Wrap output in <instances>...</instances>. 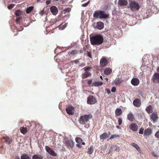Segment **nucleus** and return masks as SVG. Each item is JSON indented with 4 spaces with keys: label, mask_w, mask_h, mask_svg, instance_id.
<instances>
[{
    "label": "nucleus",
    "mask_w": 159,
    "mask_h": 159,
    "mask_svg": "<svg viewBox=\"0 0 159 159\" xmlns=\"http://www.w3.org/2000/svg\"><path fill=\"white\" fill-rule=\"evenodd\" d=\"M139 80L137 78H133L131 80V84L134 86H137L138 85L139 83Z\"/></svg>",
    "instance_id": "10"
},
{
    "label": "nucleus",
    "mask_w": 159,
    "mask_h": 159,
    "mask_svg": "<svg viewBox=\"0 0 159 159\" xmlns=\"http://www.w3.org/2000/svg\"><path fill=\"white\" fill-rule=\"evenodd\" d=\"M106 91H107V93L109 94L110 93H111V92H110V91L109 89H106Z\"/></svg>",
    "instance_id": "47"
},
{
    "label": "nucleus",
    "mask_w": 159,
    "mask_h": 159,
    "mask_svg": "<svg viewBox=\"0 0 159 159\" xmlns=\"http://www.w3.org/2000/svg\"><path fill=\"white\" fill-rule=\"evenodd\" d=\"M129 128L133 131H137L138 129V126L137 125L134 123H133L130 124L129 126Z\"/></svg>",
    "instance_id": "12"
},
{
    "label": "nucleus",
    "mask_w": 159,
    "mask_h": 159,
    "mask_svg": "<svg viewBox=\"0 0 159 159\" xmlns=\"http://www.w3.org/2000/svg\"><path fill=\"white\" fill-rule=\"evenodd\" d=\"M111 72V69L109 68H108L104 70V73L106 75H108Z\"/></svg>",
    "instance_id": "21"
},
{
    "label": "nucleus",
    "mask_w": 159,
    "mask_h": 159,
    "mask_svg": "<svg viewBox=\"0 0 159 159\" xmlns=\"http://www.w3.org/2000/svg\"><path fill=\"white\" fill-rule=\"evenodd\" d=\"M116 91V88L115 87H113L112 88L111 91V92L114 93Z\"/></svg>",
    "instance_id": "42"
},
{
    "label": "nucleus",
    "mask_w": 159,
    "mask_h": 159,
    "mask_svg": "<svg viewBox=\"0 0 159 159\" xmlns=\"http://www.w3.org/2000/svg\"><path fill=\"white\" fill-rule=\"evenodd\" d=\"M88 55L90 57H91V53L90 52H88Z\"/></svg>",
    "instance_id": "46"
},
{
    "label": "nucleus",
    "mask_w": 159,
    "mask_h": 159,
    "mask_svg": "<svg viewBox=\"0 0 159 159\" xmlns=\"http://www.w3.org/2000/svg\"><path fill=\"white\" fill-rule=\"evenodd\" d=\"M122 113V111L120 108H117L115 111V114L116 116H120Z\"/></svg>",
    "instance_id": "22"
},
{
    "label": "nucleus",
    "mask_w": 159,
    "mask_h": 159,
    "mask_svg": "<svg viewBox=\"0 0 159 159\" xmlns=\"http://www.w3.org/2000/svg\"><path fill=\"white\" fill-rule=\"evenodd\" d=\"M152 80L155 83H159V73H155L153 75Z\"/></svg>",
    "instance_id": "8"
},
{
    "label": "nucleus",
    "mask_w": 159,
    "mask_h": 159,
    "mask_svg": "<svg viewBox=\"0 0 159 159\" xmlns=\"http://www.w3.org/2000/svg\"><path fill=\"white\" fill-rule=\"evenodd\" d=\"M152 133L151 129L148 128L145 129L144 131V134L145 136L149 135Z\"/></svg>",
    "instance_id": "14"
},
{
    "label": "nucleus",
    "mask_w": 159,
    "mask_h": 159,
    "mask_svg": "<svg viewBox=\"0 0 159 159\" xmlns=\"http://www.w3.org/2000/svg\"><path fill=\"white\" fill-rule=\"evenodd\" d=\"M116 128L117 129H120V127L119 126H116Z\"/></svg>",
    "instance_id": "56"
},
{
    "label": "nucleus",
    "mask_w": 159,
    "mask_h": 159,
    "mask_svg": "<svg viewBox=\"0 0 159 159\" xmlns=\"http://www.w3.org/2000/svg\"><path fill=\"white\" fill-rule=\"evenodd\" d=\"M75 141L78 143H80L82 141V139L80 138H76L75 139Z\"/></svg>",
    "instance_id": "34"
},
{
    "label": "nucleus",
    "mask_w": 159,
    "mask_h": 159,
    "mask_svg": "<svg viewBox=\"0 0 159 159\" xmlns=\"http://www.w3.org/2000/svg\"><path fill=\"white\" fill-rule=\"evenodd\" d=\"M103 84V82L102 81H97L93 82L92 83V86L98 87L101 86Z\"/></svg>",
    "instance_id": "19"
},
{
    "label": "nucleus",
    "mask_w": 159,
    "mask_h": 159,
    "mask_svg": "<svg viewBox=\"0 0 159 159\" xmlns=\"http://www.w3.org/2000/svg\"><path fill=\"white\" fill-rule=\"evenodd\" d=\"M96 102L95 98L92 96H89L87 98V103L89 104H94Z\"/></svg>",
    "instance_id": "7"
},
{
    "label": "nucleus",
    "mask_w": 159,
    "mask_h": 159,
    "mask_svg": "<svg viewBox=\"0 0 159 159\" xmlns=\"http://www.w3.org/2000/svg\"><path fill=\"white\" fill-rule=\"evenodd\" d=\"M105 79L107 80V81H108V78H106Z\"/></svg>",
    "instance_id": "60"
},
{
    "label": "nucleus",
    "mask_w": 159,
    "mask_h": 159,
    "mask_svg": "<svg viewBox=\"0 0 159 159\" xmlns=\"http://www.w3.org/2000/svg\"><path fill=\"white\" fill-rule=\"evenodd\" d=\"M127 118L130 121H133L134 119V117L131 113H129L127 116Z\"/></svg>",
    "instance_id": "25"
},
{
    "label": "nucleus",
    "mask_w": 159,
    "mask_h": 159,
    "mask_svg": "<svg viewBox=\"0 0 159 159\" xmlns=\"http://www.w3.org/2000/svg\"><path fill=\"white\" fill-rule=\"evenodd\" d=\"M91 43L93 45H99L103 42V38L101 35H97L90 37V38Z\"/></svg>",
    "instance_id": "1"
},
{
    "label": "nucleus",
    "mask_w": 159,
    "mask_h": 159,
    "mask_svg": "<svg viewBox=\"0 0 159 159\" xmlns=\"http://www.w3.org/2000/svg\"><path fill=\"white\" fill-rule=\"evenodd\" d=\"M119 136L118 135L114 134L112 135L110 137V139H111L117 137H119Z\"/></svg>",
    "instance_id": "35"
},
{
    "label": "nucleus",
    "mask_w": 159,
    "mask_h": 159,
    "mask_svg": "<svg viewBox=\"0 0 159 159\" xmlns=\"http://www.w3.org/2000/svg\"><path fill=\"white\" fill-rule=\"evenodd\" d=\"M92 116L91 114L82 116L79 119V122L80 124H84L89 121V119L92 118Z\"/></svg>",
    "instance_id": "3"
},
{
    "label": "nucleus",
    "mask_w": 159,
    "mask_h": 159,
    "mask_svg": "<svg viewBox=\"0 0 159 159\" xmlns=\"http://www.w3.org/2000/svg\"><path fill=\"white\" fill-rule=\"evenodd\" d=\"M93 16L96 18L102 19L107 18L108 15L105 13L104 11L98 10L95 11L93 14Z\"/></svg>",
    "instance_id": "2"
},
{
    "label": "nucleus",
    "mask_w": 159,
    "mask_h": 159,
    "mask_svg": "<svg viewBox=\"0 0 159 159\" xmlns=\"http://www.w3.org/2000/svg\"><path fill=\"white\" fill-rule=\"evenodd\" d=\"M107 134L106 133H104L100 135V138L101 139H104L108 138Z\"/></svg>",
    "instance_id": "26"
},
{
    "label": "nucleus",
    "mask_w": 159,
    "mask_h": 159,
    "mask_svg": "<svg viewBox=\"0 0 159 159\" xmlns=\"http://www.w3.org/2000/svg\"><path fill=\"white\" fill-rule=\"evenodd\" d=\"M20 130V132L23 134H25L27 131V129L26 127H21Z\"/></svg>",
    "instance_id": "23"
},
{
    "label": "nucleus",
    "mask_w": 159,
    "mask_h": 159,
    "mask_svg": "<svg viewBox=\"0 0 159 159\" xmlns=\"http://www.w3.org/2000/svg\"><path fill=\"white\" fill-rule=\"evenodd\" d=\"M82 143L84 145L85 144V143L84 142H83Z\"/></svg>",
    "instance_id": "59"
},
{
    "label": "nucleus",
    "mask_w": 159,
    "mask_h": 159,
    "mask_svg": "<svg viewBox=\"0 0 159 159\" xmlns=\"http://www.w3.org/2000/svg\"><path fill=\"white\" fill-rule=\"evenodd\" d=\"M77 146L79 147H81V146H80V144H77V145H76Z\"/></svg>",
    "instance_id": "53"
},
{
    "label": "nucleus",
    "mask_w": 159,
    "mask_h": 159,
    "mask_svg": "<svg viewBox=\"0 0 159 159\" xmlns=\"http://www.w3.org/2000/svg\"><path fill=\"white\" fill-rule=\"evenodd\" d=\"M90 75V73L86 71L83 74V78H86Z\"/></svg>",
    "instance_id": "29"
},
{
    "label": "nucleus",
    "mask_w": 159,
    "mask_h": 159,
    "mask_svg": "<svg viewBox=\"0 0 159 159\" xmlns=\"http://www.w3.org/2000/svg\"><path fill=\"white\" fill-rule=\"evenodd\" d=\"M74 62H75V63L76 64L79 63V61L78 60H75L74 61Z\"/></svg>",
    "instance_id": "50"
},
{
    "label": "nucleus",
    "mask_w": 159,
    "mask_h": 159,
    "mask_svg": "<svg viewBox=\"0 0 159 159\" xmlns=\"http://www.w3.org/2000/svg\"><path fill=\"white\" fill-rule=\"evenodd\" d=\"M15 159H20V158L19 157H16Z\"/></svg>",
    "instance_id": "54"
},
{
    "label": "nucleus",
    "mask_w": 159,
    "mask_h": 159,
    "mask_svg": "<svg viewBox=\"0 0 159 159\" xmlns=\"http://www.w3.org/2000/svg\"><path fill=\"white\" fill-rule=\"evenodd\" d=\"M85 66V64L84 63H82L80 64V66L81 67H83Z\"/></svg>",
    "instance_id": "48"
},
{
    "label": "nucleus",
    "mask_w": 159,
    "mask_h": 159,
    "mask_svg": "<svg viewBox=\"0 0 159 159\" xmlns=\"http://www.w3.org/2000/svg\"><path fill=\"white\" fill-rule=\"evenodd\" d=\"M14 6V4H11V9Z\"/></svg>",
    "instance_id": "51"
},
{
    "label": "nucleus",
    "mask_w": 159,
    "mask_h": 159,
    "mask_svg": "<svg viewBox=\"0 0 159 159\" xmlns=\"http://www.w3.org/2000/svg\"><path fill=\"white\" fill-rule=\"evenodd\" d=\"M152 106L149 105L146 108V110L148 113H151L152 110Z\"/></svg>",
    "instance_id": "28"
},
{
    "label": "nucleus",
    "mask_w": 159,
    "mask_h": 159,
    "mask_svg": "<svg viewBox=\"0 0 159 159\" xmlns=\"http://www.w3.org/2000/svg\"><path fill=\"white\" fill-rule=\"evenodd\" d=\"M89 1L86 3L83 4L82 5V6L84 7H85L86 6H87L89 4Z\"/></svg>",
    "instance_id": "41"
},
{
    "label": "nucleus",
    "mask_w": 159,
    "mask_h": 159,
    "mask_svg": "<svg viewBox=\"0 0 159 159\" xmlns=\"http://www.w3.org/2000/svg\"><path fill=\"white\" fill-rule=\"evenodd\" d=\"M7 8L8 9L10 10V5H9L7 6Z\"/></svg>",
    "instance_id": "55"
},
{
    "label": "nucleus",
    "mask_w": 159,
    "mask_h": 159,
    "mask_svg": "<svg viewBox=\"0 0 159 159\" xmlns=\"http://www.w3.org/2000/svg\"><path fill=\"white\" fill-rule=\"evenodd\" d=\"M51 11L53 15H56L57 13L58 10L57 7L54 6H52L50 8Z\"/></svg>",
    "instance_id": "11"
},
{
    "label": "nucleus",
    "mask_w": 159,
    "mask_h": 159,
    "mask_svg": "<svg viewBox=\"0 0 159 159\" xmlns=\"http://www.w3.org/2000/svg\"><path fill=\"white\" fill-rule=\"evenodd\" d=\"M152 154L153 156H155L156 157H157V156L154 153V152H152Z\"/></svg>",
    "instance_id": "52"
},
{
    "label": "nucleus",
    "mask_w": 159,
    "mask_h": 159,
    "mask_svg": "<svg viewBox=\"0 0 159 159\" xmlns=\"http://www.w3.org/2000/svg\"><path fill=\"white\" fill-rule=\"evenodd\" d=\"M157 70L158 72H159V67L157 69Z\"/></svg>",
    "instance_id": "57"
},
{
    "label": "nucleus",
    "mask_w": 159,
    "mask_h": 159,
    "mask_svg": "<svg viewBox=\"0 0 159 159\" xmlns=\"http://www.w3.org/2000/svg\"><path fill=\"white\" fill-rule=\"evenodd\" d=\"M67 113L69 115H72L74 113V109L73 107L69 106L66 109Z\"/></svg>",
    "instance_id": "9"
},
{
    "label": "nucleus",
    "mask_w": 159,
    "mask_h": 159,
    "mask_svg": "<svg viewBox=\"0 0 159 159\" xmlns=\"http://www.w3.org/2000/svg\"><path fill=\"white\" fill-rule=\"evenodd\" d=\"M22 13V12L20 11L17 10L15 12V14L16 16H20Z\"/></svg>",
    "instance_id": "33"
},
{
    "label": "nucleus",
    "mask_w": 159,
    "mask_h": 159,
    "mask_svg": "<svg viewBox=\"0 0 159 159\" xmlns=\"http://www.w3.org/2000/svg\"><path fill=\"white\" fill-rule=\"evenodd\" d=\"M133 104L135 106L139 107L141 105V102L139 99H136L133 101Z\"/></svg>",
    "instance_id": "15"
},
{
    "label": "nucleus",
    "mask_w": 159,
    "mask_h": 159,
    "mask_svg": "<svg viewBox=\"0 0 159 159\" xmlns=\"http://www.w3.org/2000/svg\"><path fill=\"white\" fill-rule=\"evenodd\" d=\"M122 120L120 118H119L118 120V124L119 125H121L122 123Z\"/></svg>",
    "instance_id": "38"
},
{
    "label": "nucleus",
    "mask_w": 159,
    "mask_h": 159,
    "mask_svg": "<svg viewBox=\"0 0 159 159\" xmlns=\"http://www.w3.org/2000/svg\"><path fill=\"white\" fill-rule=\"evenodd\" d=\"M92 82V80H89L88 81V84L89 85H90L91 84Z\"/></svg>",
    "instance_id": "45"
},
{
    "label": "nucleus",
    "mask_w": 159,
    "mask_h": 159,
    "mask_svg": "<svg viewBox=\"0 0 159 159\" xmlns=\"http://www.w3.org/2000/svg\"><path fill=\"white\" fill-rule=\"evenodd\" d=\"M155 136L158 138H159V131H157L155 134Z\"/></svg>",
    "instance_id": "39"
},
{
    "label": "nucleus",
    "mask_w": 159,
    "mask_h": 159,
    "mask_svg": "<svg viewBox=\"0 0 159 159\" xmlns=\"http://www.w3.org/2000/svg\"><path fill=\"white\" fill-rule=\"evenodd\" d=\"M129 6L132 10H135L139 9L140 7L139 4L134 1L130 2Z\"/></svg>",
    "instance_id": "4"
},
{
    "label": "nucleus",
    "mask_w": 159,
    "mask_h": 159,
    "mask_svg": "<svg viewBox=\"0 0 159 159\" xmlns=\"http://www.w3.org/2000/svg\"><path fill=\"white\" fill-rule=\"evenodd\" d=\"M66 144L67 146H70L72 147L74 146V143L72 140H68L66 142Z\"/></svg>",
    "instance_id": "18"
},
{
    "label": "nucleus",
    "mask_w": 159,
    "mask_h": 159,
    "mask_svg": "<svg viewBox=\"0 0 159 159\" xmlns=\"http://www.w3.org/2000/svg\"><path fill=\"white\" fill-rule=\"evenodd\" d=\"M71 11V9L70 8H66L64 9V11L65 12H69Z\"/></svg>",
    "instance_id": "36"
},
{
    "label": "nucleus",
    "mask_w": 159,
    "mask_h": 159,
    "mask_svg": "<svg viewBox=\"0 0 159 159\" xmlns=\"http://www.w3.org/2000/svg\"><path fill=\"white\" fill-rule=\"evenodd\" d=\"M131 145L136 149L138 152L140 153L141 152V150L137 144L134 143H132Z\"/></svg>",
    "instance_id": "27"
},
{
    "label": "nucleus",
    "mask_w": 159,
    "mask_h": 159,
    "mask_svg": "<svg viewBox=\"0 0 159 159\" xmlns=\"http://www.w3.org/2000/svg\"><path fill=\"white\" fill-rule=\"evenodd\" d=\"M43 157L40 154H34L32 156V159H42Z\"/></svg>",
    "instance_id": "20"
},
{
    "label": "nucleus",
    "mask_w": 159,
    "mask_h": 159,
    "mask_svg": "<svg viewBox=\"0 0 159 159\" xmlns=\"http://www.w3.org/2000/svg\"><path fill=\"white\" fill-rule=\"evenodd\" d=\"M77 52L76 51L73 50L71 52L70 54L72 55H75L76 54Z\"/></svg>",
    "instance_id": "37"
},
{
    "label": "nucleus",
    "mask_w": 159,
    "mask_h": 159,
    "mask_svg": "<svg viewBox=\"0 0 159 159\" xmlns=\"http://www.w3.org/2000/svg\"><path fill=\"white\" fill-rule=\"evenodd\" d=\"M67 25V24L65 23L64 25H60L59 27V29L60 30H62L64 29L65 28Z\"/></svg>",
    "instance_id": "30"
},
{
    "label": "nucleus",
    "mask_w": 159,
    "mask_h": 159,
    "mask_svg": "<svg viewBox=\"0 0 159 159\" xmlns=\"http://www.w3.org/2000/svg\"><path fill=\"white\" fill-rule=\"evenodd\" d=\"M89 68H85L84 70L86 71L87 72V71L89 70Z\"/></svg>",
    "instance_id": "49"
},
{
    "label": "nucleus",
    "mask_w": 159,
    "mask_h": 159,
    "mask_svg": "<svg viewBox=\"0 0 159 159\" xmlns=\"http://www.w3.org/2000/svg\"><path fill=\"white\" fill-rule=\"evenodd\" d=\"M151 120L153 123L155 122L158 120V117L157 115V113L153 112L150 116Z\"/></svg>",
    "instance_id": "6"
},
{
    "label": "nucleus",
    "mask_w": 159,
    "mask_h": 159,
    "mask_svg": "<svg viewBox=\"0 0 159 159\" xmlns=\"http://www.w3.org/2000/svg\"><path fill=\"white\" fill-rule=\"evenodd\" d=\"M21 19V17H19L17 18L16 19V22H18Z\"/></svg>",
    "instance_id": "43"
},
{
    "label": "nucleus",
    "mask_w": 159,
    "mask_h": 159,
    "mask_svg": "<svg viewBox=\"0 0 159 159\" xmlns=\"http://www.w3.org/2000/svg\"><path fill=\"white\" fill-rule=\"evenodd\" d=\"M51 3V1L50 0H48L46 2V4L47 5H48Z\"/></svg>",
    "instance_id": "44"
},
{
    "label": "nucleus",
    "mask_w": 159,
    "mask_h": 159,
    "mask_svg": "<svg viewBox=\"0 0 159 159\" xmlns=\"http://www.w3.org/2000/svg\"><path fill=\"white\" fill-rule=\"evenodd\" d=\"M104 27V24L102 22H99L97 23L96 28L99 30H101Z\"/></svg>",
    "instance_id": "17"
},
{
    "label": "nucleus",
    "mask_w": 159,
    "mask_h": 159,
    "mask_svg": "<svg viewBox=\"0 0 159 159\" xmlns=\"http://www.w3.org/2000/svg\"><path fill=\"white\" fill-rule=\"evenodd\" d=\"M45 149L46 152L50 155L54 157L57 156L56 153L49 147L48 146H45Z\"/></svg>",
    "instance_id": "5"
},
{
    "label": "nucleus",
    "mask_w": 159,
    "mask_h": 159,
    "mask_svg": "<svg viewBox=\"0 0 159 159\" xmlns=\"http://www.w3.org/2000/svg\"><path fill=\"white\" fill-rule=\"evenodd\" d=\"M118 5L121 6H126L128 3L126 0H119L118 1Z\"/></svg>",
    "instance_id": "16"
},
{
    "label": "nucleus",
    "mask_w": 159,
    "mask_h": 159,
    "mask_svg": "<svg viewBox=\"0 0 159 159\" xmlns=\"http://www.w3.org/2000/svg\"><path fill=\"white\" fill-rule=\"evenodd\" d=\"M33 7H30L28 8H27V9L26 10V12L28 14L30 13V12L33 10Z\"/></svg>",
    "instance_id": "32"
},
{
    "label": "nucleus",
    "mask_w": 159,
    "mask_h": 159,
    "mask_svg": "<svg viewBox=\"0 0 159 159\" xmlns=\"http://www.w3.org/2000/svg\"><path fill=\"white\" fill-rule=\"evenodd\" d=\"M100 78L102 79V76H100Z\"/></svg>",
    "instance_id": "58"
},
{
    "label": "nucleus",
    "mask_w": 159,
    "mask_h": 159,
    "mask_svg": "<svg viewBox=\"0 0 159 159\" xmlns=\"http://www.w3.org/2000/svg\"><path fill=\"white\" fill-rule=\"evenodd\" d=\"M21 159H31L29 156L26 154H23L20 157Z\"/></svg>",
    "instance_id": "24"
},
{
    "label": "nucleus",
    "mask_w": 159,
    "mask_h": 159,
    "mask_svg": "<svg viewBox=\"0 0 159 159\" xmlns=\"http://www.w3.org/2000/svg\"><path fill=\"white\" fill-rule=\"evenodd\" d=\"M143 130H144L143 129V128H141L140 129V130H139V133L140 134H143Z\"/></svg>",
    "instance_id": "40"
},
{
    "label": "nucleus",
    "mask_w": 159,
    "mask_h": 159,
    "mask_svg": "<svg viewBox=\"0 0 159 159\" xmlns=\"http://www.w3.org/2000/svg\"><path fill=\"white\" fill-rule=\"evenodd\" d=\"M93 147H91L89 148L87 150L88 153L89 154H91L93 153Z\"/></svg>",
    "instance_id": "31"
},
{
    "label": "nucleus",
    "mask_w": 159,
    "mask_h": 159,
    "mask_svg": "<svg viewBox=\"0 0 159 159\" xmlns=\"http://www.w3.org/2000/svg\"><path fill=\"white\" fill-rule=\"evenodd\" d=\"M108 63V61L107 59L105 58H102L100 61V64L102 66H105L107 65Z\"/></svg>",
    "instance_id": "13"
}]
</instances>
